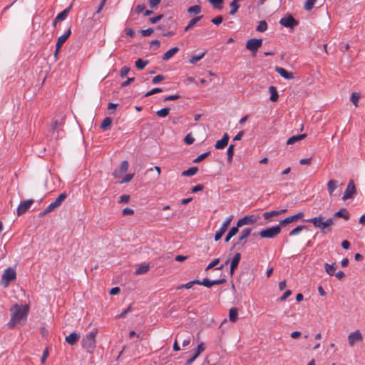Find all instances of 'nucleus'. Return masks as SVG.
I'll list each match as a JSON object with an SVG mask.
<instances>
[{
    "label": "nucleus",
    "instance_id": "nucleus-1",
    "mask_svg": "<svg viewBox=\"0 0 365 365\" xmlns=\"http://www.w3.org/2000/svg\"><path fill=\"white\" fill-rule=\"evenodd\" d=\"M29 312L28 304L19 305L15 304L10 309L11 319L8 323L9 328H14L16 324H25Z\"/></svg>",
    "mask_w": 365,
    "mask_h": 365
},
{
    "label": "nucleus",
    "instance_id": "nucleus-2",
    "mask_svg": "<svg viewBox=\"0 0 365 365\" xmlns=\"http://www.w3.org/2000/svg\"><path fill=\"white\" fill-rule=\"evenodd\" d=\"M98 333L97 329H94L88 334L86 335L82 339V346L88 352L92 353L96 347V337Z\"/></svg>",
    "mask_w": 365,
    "mask_h": 365
},
{
    "label": "nucleus",
    "instance_id": "nucleus-3",
    "mask_svg": "<svg viewBox=\"0 0 365 365\" xmlns=\"http://www.w3.org/2000/svg\"><path fill=\"white\" fill-rule=\"evenodd\" d=\"M281 232L280 225H276L262 230L259 232L262 238L273 239L276 237Z\"/></svg>",
    "mask_w": 365,
    "mask_h": 365
},
{
    "label": "nucleus",
    "instance_id": "nucleus-4",
    "mask_svg": "<svg viewBox=\"0 0 365 365\" xmlns=\"http://www.w3.org/2000/svg\"><path fill=\"white\" fill-rule=\"evenodd\" d=\"M262 45V39L261 38H250L246 43V48L251 51L253 56H255L258 49Z\"/></svg>",
    "mask_w": 365,
    "mask_h": 365
},
{
    "label": "nucleus",
    "instance_id": "nucleus-5",
    "mask_svg": "<svg viewBox=\"0 0 365 365\" xmlns=\"http://www.w3.org/2000/svg\"><path fill=\"white\" fill-rule=\"evenodd\" d=\"M16 277V274L15 270L11 267H9L4 271L2 275L1 284L3 287H6L9 282L14 280Z\"/></svg>",
    "mask_w": 365,
    "mask_h": 365
},
{
    "label": "nucleus",
    "instance_id": "nucleus-6",
    "mask_svg": "<svg viewBox=\"0 0 365 365\" xmlns=\"http://www.w3.org/2000/svg\"><path fill=\"white\" fill-rule=\"evenodd\" d=\"M260 219L259 214H251L248 215H245L241 219H240L238 222V227H242L245 225H252L256 223Z\"/></svg>",
    "mask_w": 365,
    "mask_h": 365
},
{
    "label": "nucleus",
    "instance_id": "nucleus-7",
    "mask_svg": "<svg viewBox=\"0 0 365 365\" xmlns=\"http://www.w3.org/2000/svg\"><path fill=\"white\" fill-rule=\"evenodd\" d=\"M324 219V217H323L322 215H319L314 218L306 220V221L312 223L315 227L319 228V230L325 232L327 228Z\"/></svg>",
    "mask_w": 365,
    "mask_h": 365
},
{
    "label": "nucleus",
    "instance_id": "nucleus-8",
    "mask_svg": "<svg viewBox=\"0 0 365 365\" xmlns=\"http://www.w3.org/2000/svg\"><path fill=\"white\" fill-rule=\"evenodd\" d=\"M279 24L284 27L293 29L299 23L292 15L287 14L279 20Z\"/></svg>",
    "mask_w": 365,
    "mask_h": 365
},
{
    "label": "nucleus",
    "instance_id": "nucleus-9",
    "mask_svg": "<svg viewBox=\"0 0 365 365\" xmlns=\"http://www.w3.org/2000/svg\"><path fill=\"white\" fill-rule=\"evenodd\" d=\"M252 229L244 228L240 232L238 241L235 244V247H244L247 242V238L250 235Z\"/></svg>",
    "mask_w": 365,
    "mask_h": 365
},
{
    "label": "nucleus",
    "instance_id": "nucleus-10",
    "mask_svg": "<svg viewBox=\"0 0 365 365\" xmlns=\"http://www.w3.org/2000/svg\"><path fill=\"white\" fill-rule=\"evenodd\" d=\"M233 219V216L230 215L229 216L225 221L222 223L221 227L220 230L216 232L215 235V240L218 241L221 239L222 236L224 235V233L227 231L228 227L230 225V222H232Z\"/></svg>",
    "mask_w": 365,
    "mask_h": 365
},
{
    "label": "nucleus",
    "instance_id": "nucleus-11",
    "mask_svg": "<svg viewBox=\"0 0 365 365\" xmlns=\"http://www.w3.org/2000/svg\"><path fill=\"white\" fill-rule=\"evenodd\" d=\"M348 342L351 347L354 346L356 343L360 342L363 340V336L361 331L357 329L353 332H351L348 335Z\"/></svg>",
    "mask_w": 365,
    "mask_h": 365
},
{
    "label": "nucleus",
    "instance_id": "nucleus-12",
    "mask_svg": "<svg viewBox=\"0 0 365 365\" xmlns=\"http://www.w3.org/2000/svg\"><path fill=\"white\" fill-rule=\"evenodd\" d=\"M356 186L354 185V181L352 180H351L346 186V188L344 192L342 199L344 200H346L352 198L354 197V195L356 194Z\"/></svg>",
    "mask_w": 365,
    "mask_h": 365
},
{
    "label": "nucleus",
    "instance_id": "nucleus-13",
    "mask_svg": "<svg viewBox=\"0 0 365 365\" xmlns=\"http://www.w3.org/2000/svg\"><path fill=\"white\" fill-rule=\"evenodd\" d=\"M34 200L32 199L22 201L17 207V215L19 216L24 214L33 205Z\"/></svg>",
    "mask_w": 365,
    "mask_h": 365
},
{
    "label": "nucleus",
    "instance_id": "nucleus-14",
    "mask_svg": "<svg viewBox=\"0 0 365 365\" xmlns=\"http://www.w3.org/2000/svg\"><path fill=\"white\" fill-rule=\"evenodd\" d=\"M226 282L225 279H216V280H209L208 279H204L202 281L199 280V283L197 284L203 285L206 287H211L213 285H219L225 283Z\"/></svg>",
    "mask_w": 365,
    "mask_h": 365
},
{
    "label": "nucleus",
    "instance_id": "nucleus-15",
    "mask_svg": "<svg viewBox=\"0 0 365 365\" xmlns=\"http://www.w3.org/2000/svg\"><path fill=\"white\" fill-rule=\"evenodd\" d=\"M71 34V28H69L64 34L60 36L58 38L57 42L56 44V47H57V51H59L61 50L62 46L67 41V39L69 38Z\"/></svg>",
    "mask_w": 365,
    "mask_h": 365
},
{
    "label": "nucleus",
    "instance_id": "nucleus-16",
    "mask_svg": "<svg viewBox=\"0 0 365 365\" xmlns=\"http://www.w3.org/2000/svg\"><path fill=\"white\" fill-rule=\"evenodd\" d=\"M128 166H129L128 162L127 160H123L121 163V164L119 167V169L115 170V172L113 173V175L115 176V178H119L121 175V174L125 173L128 169Z\"/></svg>",
    "mask_w": 365,
    "mask_h": 365
},
{
    "label": "nucleus",
    "instance_id": "nucleus-17",
    "mask_svg": "<svg viewBox=\"0 0 365 365\" xmlns=\"http://www.w3.org/2000/svg\"><path fill=\"white\" fill-rule=\"evenodd\" d=\"M275 71L277 73H279L282 78L285 79H293L294 75L293 73L287 71L285 68L282 67H276Z\"/></svg>",
    "mask_w": 365,
    "mask_h": 365
},
{
    "label": "nucleus",
    "instance_id": "nucleus-18",
    "mask_svg": "<svg viewBox=\"0 0 365 365\" xmlns=\"http://www.w3.org/2000/svg\"><path fill=\"white\" fill-rule=\"evenodd\" d=\"M229 135L227 133H225L221 140H219L216 142L215 148L216 149H223L228 143L229 141Z\"/></svg>",
    "mask_w": 365,
    "mask_h": 365
},
{
    "label": "nucleus",
    "instance_id": "nucleus-19",
    "mask_svg": "<svg viewBox=\"0 0 365 365\" xmlns=\"http://www.w3.org/2000/svg\"><path fill=\"white\" fill-rule=\"evenodd\" d=\"M339 181L336 180H330L328 181L327 186L329 195L331 196L333 195L334 191L337 188L339 185H340Z\"/></svg>",
    "mask_w": 365,
    "mask_h": 365
},
{
    "label": "nucleus",
    "instance_id": "nucleus-20",
    "mask_svg": "<svg viewBox=\"0 0 365 365\" xmlns=\"http://www.w3.org/2000/svg\"><path fill=\"white\" fill-rule=\"evenodd\" d=\"M204 350H205V344H204V343L202 342L200 344H198L196 352L190 359H189L186 361V364H190L191 363H192Z\"/></svg>",
    "mask_w": 365,
    "mask_h": 365
},
{
    "label": "nucleus",
    "instance_id": "nucleus-21",
    "mask_svg": "<svg viewBox=\"0 0 365 365\" xmlns=\"http://www.w3.org/2000/svg\"><path fill=\"white\" fill-rule=\"evenodd\" d=\"M241 259L240 253H236L231 261L230 274L232 275Z\"/></svg>",
    "mask_w": 365,
    "mask_h": 365
},
{
    "label": "nucleus",
    "instance_id": "nucleus-22",
    "mask_svg": "<svg viewBox=\"0 0 365 365\" xmlns=\"http://www.w3.org/2000/svg\"><path fill=\"white\" fill-rule=\"evenodd\" d=\"M80 339V335L77 333H71L66 337V341L73 346L77 343Z\"/></svg>",
    "mask_w": 365,
    "mask_h": 365
},
{
    "label": "nucleus",
    "instance_id": "nucleus-23",
    "mask_svg": "<svg viewBox=\"0 0 365 365\" xmlns=\"http://www.w3.org/2000/svg\"><path fill=\"white\" fill-rule=\"evenodd\" d=\"M179 51L178 47H173L170 49H169L168 51H166L163 56V59L164 61H168L170 58H171L174 55H175Z\"/></svg>",
    "mask_w": 365,
    "mask_h": 365
},
{
    "label": "nucleus",
    "instance_id": "nucleus-24",
    "mask_svg": "<svg viewBox=\"0 0 365 365\" xmlns=\"http://www.w3.org/2000/svg\"><path fill=\"white\" fill-rule=\"evenodd\" d=\"M71 5H70L68 7H67L66 9H64L63 11H61V13H59L56 17V21H63L65 20L68 15V13L71 9Z\"/></svg>",
    "mask_w": 365,
    "mask_h": 365
},
{
    "label": "nucleus",
    "instance_id": "nucleus-25",
    "mask_svg": "<svg viewBox=\"0 0 365 365\" xmlns=\"http://www.w3.org/2000/svg\"><path fill=\"white\" fill-rule=\"evenodd\" d=\"M334 217H342L345 220L349 219V213L346 208H341L339 211L334 213Z\"/></svg>",
    "mask_w": 365,
    "mask_h": 365
},
{
    "label": "nucleus",
    "instance_id": "nucleus-26",
    "mask_svg": "<svg viewBox=\"0 0 365 365\" xmlns=\"http://www.w3.org/2000/svg\"><path fill=\"white\" fill-rule=\"evenodd\" d=\"M324 268H325V271L326 272L330 275V276H332L334 274V272L336 269V263H333L331 264H329L328 263H326L324 264Z\"/></svg>",
    "mask_w": 365,
    "mask_h": 365
},
{
    "label": "nucleus",
    "instance_id": "nucleus-27",
    "mask_svg": "<svg viewBox=\"0 0 365 365\" xmlns=\"http://www.w3.org/2000/svg\"><path fill=\"white\" fill-rule=\"evenodd\" d=\"M238 309L236 307H232L229 312V319L232 322H235L237 319Z\"/></svg>",
    "mask_w": 365,
    "mask_h": 365
},
{
    "label": "nucleus",
    "instance_id": "nucleus-28",
    "mask_svg": "<svg viewBox=\"0 0 365 365\" xmlns=\"http://www.w3.org/2000/svg\"><path fill=\"white\" fill-rule=\"evenodd\" d=\"M305 137H306L305 134L293 135V136H292L291 138H289L287 140V145H292V144L295 143L296 142L299 141V140L304 139Z\"/></svg>",
    "mask_w": 365,
    "mask_h": 365
},
{
    "label": "nucleus",
    "instance_id": "nucleus-29",
    "mask_svg": "<svg viewBox=\"0 0 365 365\" xmlns=\"http://www.w3.org/2000/svg\"><path fill=\"white\" fill-rule=\"evenodd\" d=\"M269 91L270 93V100L272 102H275L277 101L279 98L278 92L274 86H270L269 88Z\"/></svg>",
    "mask_w": 365,
    "mask_h": 365
},
{
    "label": "nucleus",
    "instance_id": "nucleus-30",
    "mask_svg": "<svg viewBox=\"0 0 365 365\" xmlns=\"http://www.w3.org/2000/svg\"><path fill=\"white\" fill-rule=\"evenodd\" d=\"M202 18V16H197L190 21L188 24L185 28V31H188L190 29H192L201 19Z\"/></svg>",
    "mask_w": 365,
    "mask_h": 365
},
{
    "label": "nucleus",
    "instance_id": "nucleus-31",
    "mask_svg": "<svg viewBox=\"0 0 365 365\" xmlns=\"http://www.w3.org/2000/svg\"><path fill=\"white\" fill-rule=\"evenodd\" d=\"M148 63V60H143L141 58H138L135 63L136 68L139 70L143 69Z\"/></svg>",
    "mask_w": 365,
    "mask_h": 365
},
{
    "label": "nucleus",
    "instance_id": "nucleus-32",
    "mask_svg": "<svg viewBox=\"0 0 365 365\" xmlns=\"http://www.w3.org/2000/svg\"><path fill=\"white\" fill-rule=\"evenodd\" d=\"M149 270V265L143 264H140L135 270L136 274H142L146 273Z\"/></svg>",
    "mask_w": 365,
    "mask_h": 365
},
{
    "label": "nucleus",
    "instance_id": "nucleus-33",
    "mask_svg": "<svg viewBox=\"0 0 365 365\" xmlns=\"http://www.w3.org/2000/svg\"><path fill=\"white\" fill-rule=\"evenodd\" d=\"M197 172V167H191L182 173V176H193Z\"/></svg>",
    "mask_w": 365,
    "mask_h": 365
},
{
    "label": "nucleus",
    "instance_id": "nucleus-34",
    "mask_svg": "<svg viewBox=\"0 0 365 365\" xmlns=\"http://www.w3.org/2000/svg\"><path fill=\"white\" fill-rule=\"evenodd\" d=\"M111 123H112L111 118L109 117H106L103 119V120L101 123V128L103 129V130H106L111 125Z\"/></svg>",
    "mask_w": 365,
    "mask_h": 365
},
{
    "label": "nucleus",
    "instance_id": "nucleus-35",
    "mask_svg": "<svg viewBox=\"0 0 365 365\" xmlns=\"http://www.w3.org/2000/svg\"><path fill=\"white\" fill-rule=\"evenodd\" d=\"M206 53V51H203L202 53H201L199 55H196V56H192L190 60H189V62L192 64H195L197 62H198L200 60H201L204 56L205 55Z\"/></svg>",
    "mask_w": 365,
    "mask_h": 365
},
{
    "label": "nucleus",
    "instance_id": "nucleus-36",
    "mask_svg": "<svg viewBox=\"0 0 365 365\" xmlns=\"http://www.w3.org/2000/svg\"><path fill=\"white\" fill-rule=\"evenodd\" d=\"M267 29V24L265 21H260L257 25L256 30L259 32H264Z\"/></svg>",
    "mask_w": 365,
    "mask_h": 365
},
{
    "label": "nucleus",
    "instance_id": "nucleus-37",
    "mask_svg": "<svg viewBox=\"0 0 365 365\" xmlns=\"http://www.w3.org/2000/svg\"><path fill=\"white\" fill-rule=\"evenodd\" d=\"M67 194L66 192L61 193L58 197L55 200L54 202L56 205H57L58 207H59L62 202L64 201V200L66 198Z\"/></svg>",
    "mask_w": 365,
    "mask_h": 365
},
{
    "label": "nucleus",
    "instance_id": "nucleus-38",
    "mask_svg": "<svg viewBox=\"0 0 365 365\" xmlns=\"http://www.w3.org/2000/svg\"><path fill=\"white\" fill-rule=\"evenodd\" d=\"M170 112L169 108H164L157 111L156 114L160 118H165L168 115Z\"/></svg>",
    "mask_w": 365,
    "mask_h": 365
},
{
    "label": "nucleus",
    "instance_id": "nucleus-39",
    "mask_svg": "<svg viewBox=\"0 0 365 365\" xmlns=\"http://www.w3.org/2000/svg\"><path fill=\"white\" fill-rule=\"evenodd\" d=\"M197 283H199V280L198 279H195V280H192V281H190L185 284H181L180 286H178L177 287V289H180L182 287H185V288H187V289H190L192 287V286L193 284H197Z\"/></svg>",
    "mask_w": 365,
    "mask_h": 365
},
{
    "label": "nucleus",
    "instance_id": "nucleus-40",
    "mask_svg": "<svg viewBox=\"0 0 365 365\" xmlns=\"http://www.w3.org/2000/svg\"><path fill=\"white\" fill-rule=\"evenodd\" d=\"M187 11L191 14H198L201 12V7L198 5L190 6Z\"/></svg>",
    "mask_w": 365,
    "mask_h": 365
},
{
    "label": "nucleus",
    "instance_id": "nucleus-41",
    "mask_svg": "<svg viewBox=\"0 0 365 365\" xmlns=\"http://www.w3.org/2000/svg\"><path fill=\"white\" fill-rule=\"evenodd\" d=\"M360 95L358 93H353L351 96V101L356 106H359Z\"/></svg>",
    "mask_w": 365,
    "mask_h": 365
},
{
    "label": "nucleus",
    "instance_id": "nucleus-42",
    "mask_svg": "<svg viewBox=\"0 0 365 365\" xmlns=\"http://www.w3.org/2000/svg\"><path fill=\"white\" fill-rule=\"evenodd\" d=\"M316 0H307L304 3V8L307 11H310L313 9Z\"/></svg>",
    "mask_w": 365,
    "mask_h": 365
},
{
    "label": "nucleus",
    "instance_id": "nucleus-43",
    "mask_svg": "<svg viewBox=\"0 0 365 365\" xmlns=\"http://www.w3.org/2000/svg\"><path fill=\"white\" fill-rule=\"evenodd\" d=\"M294 221H296L295 217L292 215L279 221V225H286Z\"/></svg>",
    "mask_w": 365,
    "mask_h": 365
},
{
    "label": "nucleus",
    "instance_id": "nucleus-44",
    "mask_svg": "<svg viewBox=\"0 0 365 365\" xmlns=\"http://www.w3.org/2000/svg\"><path fill=\"white\" fill-rule=\"evenodd\" d=\"M209 2L215 7V9H220L222 8V4L223 3V0H209Z\"/></svg>",
    "mask_w": 365,
    "mask_h": 365
},
{
    "label": "nucleus",
    "instance_id": "nucleus-45",
    "mask_svg": "<svg viewBox=\"0 0 365 365\" xmlns=\"http://www.w3.org/2000/svg\"><path fill=\"white\" fill-rule=\"evenodd\" d=\"M304 227L302 225L297 226L296 228H294L289 232V235L294 236L299 234L303 230Z\"/></svg>",
    "mask_w": 365,
    "mask_h": 365
},
{
    "label": "nucleus",
    "instance_id": "nucleus-46",
    "mask_svg": "<svg viewBox=\"0 0 365 365\" xmlns=\"http://www.w3.org/2000/svg\"><path fill=\"white\" fill-rule=\"evenodd\" d=\"M195 138L191 133H188L184 138V142L187 145H191L194 143Z\"/></svg>",
    "mask_w": 365,
    "mask_h": 365
},
{
    "label": "nucleus",
    "instance_id": "nucleus-47",
    "mask_svg": "<svg viewBox=\"0 0 365 365\" xmlns=\"http://www.w3.org/2000/svg\"><path fill=\"white\" fill-rule=\"evenodd\" d=\"M234 145H230L227 150L228 160L231 161L234 154Z\"/></svg>",
    "mask_w": 365,
    "mask_h": 365
},
{
    "label": "nucleus",
    "instance_id": "nucleus-48",
    "mask_svg": "<svg viewBox=\"0 0 365 365\" xmlns=\"http://www.w3.org/2000/svg\"><path fill=\"white\" fill-rule=\"evenodd\" d=\"M264 219L268 220L272 217L277 216V212H276L275 210L270 211V212H266L262 214Z\"/></svg>",
    "mask_w": 365,
    "mask_h": 365
},
{
    "label": "nucleus",
    "instance_id": "nucleus-49",
    "mask_svg": "<svg viewBox=\"0 0 365 365\" xmlns=\"http://www.w3.org/2000/svg\"><path fill=\"white\" fill-rule=\"evenodd\" d=\"M209 154H210L209 152L204 153L201 154L200 155H199L197 158H196L193 160V162L195 163H198L201 162L202 160H203Z\"/></svg>",
    "mask_w": 365,
    "mask_h": 365
},
{
    "label": "nucleus",
    "instance_id": "nucleus-50",
    "mask_svg": "<svg viewBox=\"0 0 365 365\" xmlns=\"http://www.w3.org/2000/svg\"><path fill=\"white\" fill-rule=\"evenodd\" d=\"M130 71V68L128 67V66H123L121 70H120V76L121 78H125L128 73H129Z\"/></svg>",
    "mask_w": 365,
    "mask_h": 365
},
{
    "label": "nucleus",
    "instance_id": "nucleus-51",
    "mask_svg": "<svg viewBox=\"0 0 365 365\" xmlns=\"http://www.w3.org/2000/svg\"><path fill=\"white\" fill-rule=\"evenodd\" d=\"M132 307L131 305L128 306L123 312H122L120 314L116 316V318H124L126 314L131 311Z\"/></svg>",
    "mask_w": 365,
    "mask_h": 365
},
{
    "label": "nucleus",
    "instance_id": "nucleus-52",
    "mask_svg": "<svg viewBox=\"0 0 365 365\" xmlns=\"http://www.w3.org/2000/svg\"><path fill=\"white\" fill-rule=\"evenodd\" d=\"M240 227H238V222H237V225L232 227L229 232H228V234L232 235V237H234L239 231V228Z\"/></svg>",
    "mask_w": 365,
    "mask_h": 365
},
{
    "label": "nucleus",
    "instance_id": "nucleus-53",
    "mask_svg": "<svg viewBox=\"0 0 365 365\" xmlns=\"http://www.w3.org/2000/svg\"><path fill=\"white\" fill-rule=\"evenodd\" d=\"M164 79H165L164 76H163V75H158V76H155L153 78L152 83L153 84H158V83H160V81H163Z\"/></svg>",
    "mask_w": 365,
    "mask_h": 365
},
{
    "label": "nucleus",
    "instance_id": "nucleus-54",
    "mask_svg": "<svg viewBox=\"0 0 365 365\" xmlns=\"http://www.w3.org/2000/svg\"><path fill=\"white\" fill-rule=\"evenodd\" d=\"M334 217H329L325 220L326 228L327 229L328 232H329L331 230L329 227L334 224Z\"/></svg>",
    "mask_w": 365,
    "mask_h": 365
},
{
    "label": "nucleus",
    "instance_id": "nucleus-55",
    "mask_svg": "<svg viewBox=\"0 0 365 365\" xmlns=\"http://www.w3.org/2000/svg\"><path fill=\"white\" fill-rule=\"evenodd\" d=\"M133 174H128L126 175L121 180L120 183H126L130 182L133 178Z\"/></svg>",
    "mask_w": 365,
    "mask_h": 365
},
{
    "label": "nucleus",
    "instance_id": "nucleus-56",
    "mask_svg": "<svg viewBox=\"0 0 365 365\" xmlns=\"http://www.w3.org/2000/svg\"><path fill=\"white\" fill-rule=\"evenodd\" d=\"M220 262L218 258L213 259L206 267L205 270H208L216 266Z\"/></svg>",
    "mask_w": 365,
    "mask_h": 365
},
{
    "label": "nucleus",
    "instance_id": "nucleus-57",
    "mask_svg": "<svg viewBox=\"0 0 365 365\" xmlns=\"http://www.w3.org/2000/svg\"><path fill=\"white\" fill-rule=\"evenodd\" d=\"M162 91H163L162 88H155L152 89L151 91H148L145 94V96H152L153 94H155V93H160V92H162Z\"/></svg>",
    "mask_w": 365,
    "mask_h": 365
},
{
    "label": "nucleus",
    "instance_id": "nucleus-58",
    "mask_svg": "<svg viewBox=\"0 0 365 365\" xmlns=\"http://www.w3.org/2000/svg\"><path fill=\"white\" fill-rule=\"evenodd\" d=\"M130 196L128 195H123L120 196L118 203H127L129 202Z\"/></svg>",
    "mask_w": 365,
    "mask_h": 365
},
{
    "label": "nucleus",
    "instance_id": "nucleus-59",
    "mask_svg": "<svg viewBox=\"0 0 365 365\" xmlns=\"http://www.w3.org/2000/svg\"><path fill=\"white\" fill-rule=\"evenodd\" d=\"M57 205L55 204L54 202L50 203L46 208V212H50L57 208Z\"/></svg>",
    "mask_w": 365,
    "mask_h": 365
},
{
    "label": "nucleus",
    "instance_id": "nucleus-60",
    "mask_svg": "<svg viewBox=\"0 0 365 365\" xmlns=\"http://www.w3.org/2000/svg\"><path fill=\"white\" fill-rule=\"evenodd\" d=\"M153 33V29L151 28L140 31V34L143 36H148L151 35Z\"/></svg>",
    "mask_w": 365,
    "mask_h": 365
},
{
    "label": "nucleus",
    "instance_id": "nucleus-61",
    "mask_svg": "<svg viewBox=\"0 0 365 365\" xmlns=\"http://www.w3.org/2000/svg\"><path fill=\"white\" fill-rule=\"evenodd\" d=\"M134 213V210L131 208H129V207H126V208H124L123 210V212H122V215L123 216H125V215H131Z\"/></svg>",
    "mask_w": 365,
    "mask_h": 365
},
{
    "label": "nucleus",
    "instance_id": "nucleus-62",
    "mask_svg": "<svg viewBox=\"0 0 365 365\" xmlns=\"http://www.w3.org/2000/svg\"><path fill=\"white\" fill-rule=\"evenodd\" d=\"M223 18L222 16H217L215 18L212 19V22L215 25H219L222 22Z\"/></svg>",
    "mask_w": 365,
    "mask_h": 365
},
{
    "label": "nucleus",
    "instance_id": "nucleus-63",
    "mask_svg": "<svg viewBox=\"0 0 365 365\" xmlns=\"http://www.w3.org/2000/svg\"><path fill=\"white\" fill-rule=\"evenodd\" d=\"M125 32L128 36L133 38L135 36V31L131 28H125Z\"/></svg>",
    "mask_w": 365,
    "mask_h": 365
},
{
    "label": "nucleus",
    "instance_id": "nucleus-64",
    "mask_svg": "<svg viewBox=\"0 0 365 365\" xmlns=\"http://www.w3.org/2000/svg\"><path fill=\"white\" fill-rule=\"evenodd\" d=\"M163 16L160 14L157 16L150 18L149 21L151 24H155L158 22L163 18Z\"/></svg>",
    "mask_w": 365,
    "mask_h": 365
}]
</instances>
